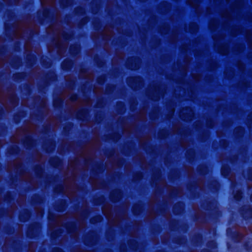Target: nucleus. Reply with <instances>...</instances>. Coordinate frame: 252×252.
<instances>
[{"label": "nucleus", "mask_w": 252, "mask_h": 252, "mask_svg": "<svg viewBox=\"0 0 252 252\" xmlns=\"http://www.w3.org/2000/svg\"><path fill=\"white\" fill-rule=\"evenodd\" d=\"M140 60L139 59L131 58L127 61V67L132 70H135L139 67Z\"/></svg>", "instance_id": "nucleus-4"}, {"label": "nucleus", "mask_w": 252, "mask_h": 252, "mask_svg": "<svg viewBox=\"0 0 252 252\" xmlns=\"http://www.w3.org/2000/svg\"><path fill=\"white\" fill-rule=\"evenodd\" d=\"M242 197V192L240 191H238L234 194V198L237 200H239Z\"/></svg>", "instance_id": "nucleus-9"}, {"label": "nucleus", "mask_w": 252, "mask_h": 252, "mask_svg": "<svg viewBox=\"0 0 252 252\" xmlns=\"http://www.w3.org/2000/svg\"><path fill=\"white\" fill-rule=\"evenodd\" d=\"M152 91V93L149 94L150 96L152 99L157 100L162 95L163 89L162 86H154Z\"/></svg>", "instance_id": "nucleus-2"}, {"label": "nucleus", "mask_w": 252, "mask_h": 252, "mask_svg": "<svg viewBox=\"0 0 252 252\" xmlns=\"http://www.w3.org/2000/svg\"><path fill=\"white\" fill-rule=\"evenodd\" d=\"M193 113L192 109L189 107L183 108L180 112V117L185 121H190L192 119Z\"/></svg>", "instance_id": "nucleus-1"}, {"label": "nucleus", "mask_w": 252, "mask_h": 252, "mask_svg": "<svg viewBox=\"0 0 252 252\" xmlns=\"http://www.w3.org/2000/svg\"><path fill=\"white\" fill-rule=\"evenodd\" d=\"M128 83L130 87L136 90L143 85V82L140 77L130 78L128 79Z\"/></svg>", "instance_id": "nucleus-3"}, {"label": "nucleus", "mask_w": 252, "mask_h": 252, "mask_svg": "<svg viewBox=\"0 0 252 252\" xmlns=\"http://www.w3.org/2000/svg\"><path fill=\"white\" fill-rule=\"evenodd\" d=\"M52 252H63V251L59 248H55L53 250Z\"/></svg>", "instance_id": "nucleus-14"}, {"label": "nucleus", "mask_w": 252, "mask_h": 252, "mask_svg": "<svg viewBox=\"0 0 252 252\" xmlns=\"http://www.w3.org/2000/svg\"><path fill=\"white\" fill-rule=\"evenodd\" d=\"M101 220V217L98 216L95 218H94L91 220V222L92 223H94L95 222L100 221Z\"/></svg>", "instance_id": "nucleus-8"}, {"label": "nucleus", "mask_w": 252, "mask_h": 252, "mask_svg": "<svg viewBox=\"0 0 252 252\" xmlns=\"http://www.w3.org/2000/svg\"><path fill=\"white\" fill-rule=\"evenodd\" d=\"M218 51L221 54H226L228 52L227 48L225 47H224L223 49H221V48L218 49Z\"/></svg>", "instance_id": "nucleus-10"}, {"label": "nucleus", "mask_w": 252, "mask_h": 252, "mask_svg": "<svg viewBox=\"0 0 252 252\" xmlns=\"http://www.w3.org/2000/svg\"><path fill=\"white\" fill-rule=\"evenodd\" d=\"M61 2L63 3V0H62Z\"/></svg>", "instance_id": "nucleus-17"}, {"label": "nucleus", "mask_w": 252, "mask_h": 252, "mask_svg": "<svg viewBox=\"0 0 252 252\" xmlns=\"http://www.w3.org/2000/svg\"><path fill=\"white\" fill-rule=\"evenodd\" d=\"M66 63V62H64L63 63V65H62L63 68V69H67L68 68H69L70 64V63L69 62L68 63V66H65V64Z\"/></svg>", "instance_id": "nucleus-13"}, {"label": "nucleus", "mask_w": 252, "mask_h": 252, "mask_svg": "<svg viewBox=\"0 0 252 252\" xmlns=\"http://www.w3.org/2000/svg\"><path fill=\"white\" fill-rule=\"evenodd\" d=\"M190 32H194L198 30V26L195 23L191 24L189 25Z\"/></svg>", "instance_id": "nucleus-7"}, {"label": "nucleus", "mask_w": 252, "mask_h": 252, "mask_svg": "<svg viewBox=\"0 0 252 252\" xmlns=\"http://www.w3.org/2000/svg\"><path fill=\"white\" fill-rule=\"evenodd\" d=\"M216 24H217L216 21H215L214 23V22L213 23L211 22L210 24V28H211V29L214 30L215 29V28H216Z\"/></svg>", "instance_id": "nucleus-11"}, {"label": "nucleus", "mask_w": 252, "mask_h": 252, "mask_svg": "<svg viewBox=\"0 0 252 252\" xmlns=\"http://www.w3.org/2000/svg\"><path fill=\"white\" fill-rule=\"evenodd\" d=\"M178 206H180V204H179V205L176 204V205L174 206V212L176 213L177 214L179 213L180 212H179V211H176V208H177V207Z\"/></svg>", "instance_id": "nucleus-15"}, {"label": "nucleus", "mask_w": 252, "mask_h": 252, "mask_svg": "<svg viewBox=\"0 0 252 252\" xmlns=\"http://www.w3.org/2000/svg\"><path fill=\"white\" fill-rule=\"evenodd\" d=\"M136 205H135V206L133 207V212H134V213L135 214H137L138 213V212L135 211V208H136Z\"/></svg>", "instance_id": "nucleus-16"}, {"label": "nucleus", "mask_w": 252, "mask_h": 252, "mask_svg": "<svg viewBox=\"0 0 252 252\" xmlns=\"http://www.w3.org/2000/svg\"><path fill=\"white\" fill-rule=\"evenodd\" d=\"M110 197L113 201L117 202L121 198V193L119 190H116L111 193Z\"/></svg>", "instance_id": "nucleus-5"}, {"label": "nucleus", "mask_w": 252, "mask_h": 252, "mask_svg": "<svg viewBox=\"0 0 252 252\" xmlns=\"http://www.w3.org/2000/svg\"><path fill=\"white\" fill-rule=\"evenodd\" d=\"M221 172L223 175L226 176V173L228 172V169L227 168H225V167H222Z\"/></svg>", "instance_id": "nucleus-12"}, {"label": "nucleus", "mask_w": 252, "mask_h": 252, "mask_svg": "<svg viewBox=\"0 0 252 252\" xmlns=\"http://www.w3.org/2000/svg\"><path fill=\"white\" fill-rule=\"evenodd\" d=\"M69 50L71 54L73 55H76L79 52V46L77 45H72L70 46Z\"/></svg>", "instance_id": "nucleus-6"}]
</instances>
